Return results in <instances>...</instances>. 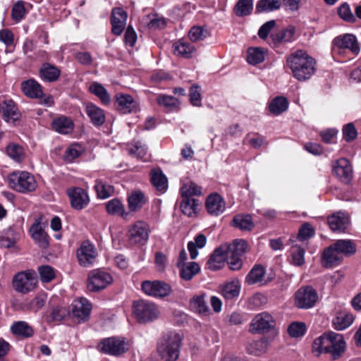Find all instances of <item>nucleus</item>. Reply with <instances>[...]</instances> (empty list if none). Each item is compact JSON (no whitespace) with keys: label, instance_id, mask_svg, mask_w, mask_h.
Listing matches in <instances>:
<instances>
[{"label":"nucleus","instance_id":"obj_1","mask_svg":"<svg viewBox=\"0 0 361 361\" xmlns=\"http://www.w3.org/2000/svg\"><path fill=\"white\" fill-rule=\"evenodd\" d=\"M286 63L293 77L299 81L310 79L315 72V60L303 50H298L290 54Z\"/></svg>","mask_w":361,"mask_h":361},{"label":"nucleus","instance_id":"obj_2","mask_svg":"<svg viewBox=\"0 0 361 361\" xmlns=\"http://www.w3.org/2000/svg\"><path fill=\"white\" fill-rule=\"evenodd\" d=\"M181 338L176 332L164 334L157 343V350L163 361H176L180 355Z\"/></svg>","mask_w":361,"mask_h":361},{"label":"nucleus","instance_id":"obj_3","mask_svg":"<svg viewBox=\"0 0 361 361\" xmlns=\"http://www.w3.org/2000/svg\"><path fill=\"white\" fill-rule=\"evenodd\" d=\"M7 180L12 189L22 193L33 192L37 187L34 176L27 171H14L8 176Z\"/></svg>","mask_w":361,"mask_h":361},{"label":"nucleus","instance_id":"obj_4","mask_svg":"<svg viewBox=\"0 0 361 361\" xmlns=\"http://www.w3.org/2000/svg\"><path fill=\"white\" fill-rule=\"evenodd\" d=\"M227 256V263L231 270L241 269L243 262L241 257L248 250L247 242L243 239H236L231 244L222 245Z\"/></svg>","mask_w":361,"mask_h":361},{"label":"nucleus","instance_id":"obj_5","mask_svg":"<svg viewBox=\"0 0 361 361\" xmlns=\"http://www.w3.org/2000/svg\"><path fill=\"white\" fill-rule=\"evenodd\" d=\"M133 314L140 323H147L157 319L160 311L154 302L140 300L133 302Z\"/></svg>","mask_w":361,"mask_h":361},{"label":"nucleus","instance_id":"obj_6","mask_svg":"<svg viewBox=\"0 0 361 361\" xmlns=\"http://www.w3.org/2000/svg\"><path fill=\"white\" fill-rule=\"evenodd\" d=\"M12 283L16 291L23 294L28 293L37 287L36 274L32 270L20 271L14 275Z\"/></svg>","mask_w":361,"mask_h":361},{"label":"nucleus","instance_id":"obj_7","mask_svg":"<svg viewBox=\"0 0 361 361\" xmlns=\"http://www.w3.org/2000/svg\"><path fill=\"white\" fill-rule=\"evenodd\" d=\"M113 281L111 275L101 269H94L88 274L87 288L92 292H97L106 288Z\"/></svg>","mask_w":361,"mask_h":361},{"label":"nucleus","instance_id":"obj_8","mask_svg":"<svg viewBox=\"0 0 361 361\" xmlns=\"http://www.w3.org/2000/svg\"><path fill=\"white\" fill-rule=\"evenodd\" d=\"M318 298L317 292L313 287L303 286L295 293V305L298 308L307 310L315 305Z\"/></svg>","mask_w":361,"mask_h":361},{"label":"nucleus","instance_id":"obj_9","mask_svg":"<svg viewBox=\"0 0 361 361\" xmlns=\"http://www.w3.org/2000/svg\"><path fill=\"white\" fill-rule=\"evenodd\" d=\"M98 348L106 354L118 356L128 350V345L123 338L111 337L103 339L98 345Z\"/></svg>","mask_w":361,"mask_h":361},{"label":"nucleus","instance_id":"obj_10","mask_svg":"<svg viewBox=\"0 0 361 361\" xmlns=\"http://www.w3.org/2000/svg\"><path fill=\"white\" fill-rule=\"evenodd\" d=\"M275 325L276 322L273 316L267 312H263L256 314L252 319L250 331L254 334L267 333L273 329Z\"/></svg>","mask_w":361,"mask_h":361},{"label":"nucleus","instance_id":"obj_11","mask_svg":"<svg viewBox=\"0 0 361 361\" xmlns=\"http://www.w3.org/2000/svg\"><path fill=\"white\" fill-rule=\"evenodd\" d=\"M150 229L144 221H137L128 230V240L130 244L145 245L149 239Z\"/></svg>","mask_w":361,"mask_h":361},{"label":"nucleus","instance_id":"obj_12","mask_svg":"<svg viewBox=\"0 0 361 361\" xmlns=\"http://www.w3.org/2000/svg\"><path fill=\"white\" fill-rule=\"evenodd\" d=\"M141 288L146 295L154 298H164L171 292V286L161 281H145Z\"/></svg>","mask_w":361,"mask_h":361},{"label":"nucleus","instance_id":"obj_13","mask_svg":"<svg viewBox=\"0 0 361 361\" xmlns=\"http://www.w3.org/2000/svg\"><path fill=\"white\" fill-rule=\"evenodd\" d=\"M97 257V251L89 241L82 243L77 250V258L80 266L87 267L92 265Z\"/></svg>","mask_w":361,"mask_h":361},{"label":"nucleus","instance_id":"obj_14","mask_svg":"<svg viewBox=\"0 0 361 361\" xmlns=\"http://www.w3.org/2000/svg\"><path fill=\"white\" fill-rule=\"evenodd\" d=\"M334 48L339 51L348 49L357 55L360 52V47L356 37L352 34H344L335 37L333 40Z\"/></svg>","mask_w":361,"mask_h":361},{"label":"nucleus","instance_id":"obj_15","mask_svg":"<svg viewBox=\"0 0 361 361\" xmlns=\"http://www.w3.org/2000/svg\"><path fill=\"white\" fill-rule=\"evenodd\" d=\"M329 343L325 353L330 354L334 360L339 358L345 348V342L343 336L334 332H329Z\"/></svg>","mask_w":361,"mask_h":361},{"label":"nucleus","instance_id":"obj_16","mask_svg":"<svg viewBox=\"0 0 361 361\" xmlns=\"http://www.w3.org/2000/svg\"><path fill=\"white\" fill-rule=\"evenodd\" d=\"M91 310L92 305L86 298L75 300L71 305L73 317L78 319V322L87 320Z\"/></svg>","mask_w":361,"mask_h":361},{"label":"nucleus","instance_id":"obj_17","mask_svg":"<svg viewBox=\"0 0 361 361\" xmlns=\"http://www.w3.org/2000/svg\"><path fill=\"white\" fill-rule=\"evenodd\" d=\"M72 207L80 210L89 203L87 192L80 188H72L67 190Z\"/></svg>","mask_w":361,"mask_h":361},{"label":"nucleus","instance_id":"obj_18","mask_svg":"<svg viewBox=\"0 0 361 361\" xmlns=\"http://www.w3.org/2000/svg\"><path fill=\"white\" fill-rule=\"evenodd\" d=\"M333 173L344 183H348L352 178L353 169L348 160L341 158L332 164Z\"/></svg>","mask_w":361,"mask_h":361},{"label":"nucleus","instance_id":"obj_19","mask_svg":"<svg viewBox=\"0 0 361 361\" xmlns=\"http://www.w3.org/2000/svg\"><path fill=\"white\" fill-rule=\"evenodd\" d=\"M127 13L121 8H115L111 11V32L114 35L119 36L122 34L127 20Z\"/></svg>","mask_w":361,"mask_h":361},{"label":"nucleus","instance_id":"obj_20","mask_svg":"<svg viewBox=\"0 0 361 361\" xmlns=\"http://www.w3.org/2000/svg\"><path fill=\"white\" fill-rule=\"evenodd\" d=\"M327 221L331 230L338 233H345L350 224L348 216L343 212L329 216Z\"/></svg>","mask_w":361,"mask_h":361},{"label":"nucleus","instance_id":"obj_21","mask_svg":"<svg viewBox=\"0 0 361 361\" xmlns=\"http://www.w3.org/2000/svg\"><path fill=\"white\" fill-rule=\"evenodd\" d=\"M0 113L6 122H14L20 118V113L12 99H6L0 102Z\"/></svg>","mask_w":361,"mask_h":361},{"label":"nucleus","instance_id":"obj_22","mask_svg":"<svg viewBox=\"0 0 361 361\" xmlns=\"http://www.w3.org/2000/svg\"><path fill=\"white\" fill-rule=\"evenodd\" d=\"M205 206L208 213L214 216L222 214L226 208L224 199L216 193L211 194L207 197Z\"/></svg>","mask_w":361,"mask_h":361},{"label":"nucleus","instance_id":"obj_23","mask_svg":"<svg viewBox=\"0 0 361 361\" xmlns=\"http://www.w3.org/2000/svg\"><path fill=\"white\" fill-rule=\"evenodd\" d=\"M23 94L32 99H42L44 96L42 87L34 79H29L21 83Z\"/></svg>","mask_w":361,"mask_h":361},{"label":"nucleus","instance_id":"obj_24","mask_svg":"<svg viewBox=\"0 0 361 361\" xmlns=\"http://www.w3.org/2000/svg\"><path fill=\"white\" fill-rule=\"evenodd\" d=\"M115 105L116 109L123 114H128L137 109V102L129 94H117Z\"/></svg>","mask_w":361,"mask_h":361},{"label":"nucleus","instance_id":"obj_25","mask_svg":"<svg viewBox=\"0 0 361 361\" xmlns=\"http://www.w3.org/2000/svg\"><path fill=\"white\" fill-rule=\"evenodd\" d=\"M225 261L227 262V256L224 247L221 245L214 250L209 259L207 262L208 268L213 271L220 269L224 266Z\"/></svg>","mask_w":361,"mask_h":361},{"label":"nucleus","instance_id":"obj_26","mask_svg":"<svg viewBox=\"0 0 361 361\" xmlns=\"http://www.w3.org/2000/svg\"><path fill=\"white\" fill-rule=\"evenodd\" d=\"M39 74L42 80L52 82L59 79L61 75V71L54 65L44 63L39 71Z\"/></svg>","mask_w":361,"mask_h":361},{"label":"nucleus","instance_id":"obj_27","mask_svg":"<svg viewBox=\"0 0 361 361\" xmlns=\"http://www.w3.org/2000/svg\"><path fill=\"white\" fill-rule=\"evenodd\" d=\"M85 113L94 126H101L106 121V115L104 110L93 104H89L86 106Z\"/></svg>","mask_w":361,"mask_h":361},{"label":"nucleus","instance_id":"obj_28","mask_svg":"<svg viewBox=\"0 0 361 361\" xmlns=\"http://www.w3.org/2000/svg\"><path fill=\"white\" fill-rule=\"evenodd\" d=\"M294 34L295 28L293 27H288L277 32L271 33V41H269L268 42L270 45L276 47L281 43L290 42Z\"/></svg>","mask_w":361,"mask_h":361},{"label":"nucleus","instance_id":"obj_29","mask_svg":"<svg viewBox=\"0 0 361 361\" xmlns=\"http://www.w3.org/2000/svg\"><path fill=\"white\" fill-rule=\"evenodd\" d=\"M333 247L334 246L332 244L323 252L322 259L324 266L326 267H332L338 265L343 259L338 251Z\"/></svg>","mask_w":361,"mask_h":361},{"label":"nucleus","instance_id":"obj_30","mask_svg":"<svg viewBox=\"0 0 361 361\" xmlns=\"http://www.w3.org/2000/svg\"><path fill=\"white\" fill-rule=\"evenodd\" d=\"M53 129L61 134H68L74 127L73 121L64 116H59L51 123Z\"/></svg>","mask_w":361,"mask_h":361},{"label":"nucleus","instance_id":"obj_31","mask_svg":"<svg viewBox=\"0 0 361 361\" xmlns=\"http://www.w3.org/2000/svg\"><path fill=\"white\" fill-rule=\"evenodd\" d=\"M152 184L160 192H164L168 187V180L166 176L159 169H152L150 173Z\"/></svg>","mask_w":361,"mask_h":361},{"label":"nucleus","instance_id":"obj_32","mask_svg":"<svg viewBox=\"0 0 361 361\" xmlns=\"http://www.w3.org/2000/svg\"><path fill=\"white\" fill-rule=\"evenodd\" d=\"M11 331L15 336L23 338H30L34 334L32 327L24 321L13 322L11 326Z\"/></svg>","mask_w":361,"mask_h":361},{"label":"nucleus","instance_id":"obj_33","mask_svg":"<svg viewBox=\"0 0 361 361\" xmlns=\"http://www.w3.org/2000/svg\"><path fill=\"white\" fill-rule=\"evenodd\" d=\"M179 269L180 277L186 281H189L200 271V265L195 262H188L185 264H181Z\"/></svg>","mask_w":361,"mask_h":361},{"label":"nucleus","instance_id":"obj_34","mask_svg":"<svg viewBox=\"0 0 361 361\" xmlns=\"http://www.w3.org/2000/svg\"><path fill=\"white\" fill-rule=\"evenodd\" d=\"M240 288L239 281L233 280L222 286L221 295L226 300H232L238 297Z\"/></svg>","mask_w":361,"mask_h":361},{"label":"nucleus","instance_id":"obj_35","mask_svg":"<svg viewBox=\"0 0 361 361\" xmlns=\"http://www.w3.org/2000/svg\"><path fill=\"white\" fill-rule=\"evenodd\" d=\"M232 225L243 231H251L255 227L252 218L249 214H238L234 216Z\"/></svg>","mask_w":361,"mask_h":361},{"label":"nucleus","instance_id":"obj_36","mask_svg":"<svg viewBox=\"0 0 361 361\" xmlns=\"http://www.w3.org/2000/svg\"><path fill=\"white\" fill-rule=\"evenodd\" d=\"M30 232L32 239L40 247L45 249L49 246L48 235L43 231L39 224H33Z\"/></svg>","mask_w":361,"mask_h":361},{"label":"nucleus","instance_id":"obj_37","mask_svg":"<svg viewBox=\"0 0 361 361\" xmlns=\"http://www.w3.org/2000/svg\"><path fill=\"white\" fill-rule=\"evenodd\" d=\"M333 245L341 255L349 256L356 252V245L351 240H338Z\"/></svg>","mask_w":361,"mask_h":361},{"label":"nucleus","instance_id":"obj_38","mask_svg":"<svg viewBox=\"0 0 361 361\" xmlns=\"http://www.w3.org/2000/svg\"><path fill=\"white\" fill-rule=\"evenodd\" d=\"M288 99L284 97L278 96L273 99L269 103V110L272 114L278 116L286 111L288 109Z\"/></svg>","mask_w":361,"mask_h":361},{"label":"nucleus","instance_id":"obj_39","mask_svg":"<svg viewBox=\"0 0 361 361\" xmlns=\"http://www.w3.org/2000/svg\"><path fill=\"white\" fill-rule=\"evenodd\" d=\"M354 320L352 314L341 312L333 319V325L338 331H342L351 325Z\"/></svg>","mask_w":361,"mask_h":361},{"label":"nucleus","instance_id":"obj_40","mask_svg":"<svg viewBox=\"0 0 361 361\" xmlns=\"http://www.w3.org/2000/svg\"><path fill=\"white\" fill-rule=\"evenodd\" d=\"M173 47L175 54L185 59L190 58L195 51V47L184 40H179L173 44Z\"/></svg>","mask_w":361,"mask_h":361},{"label":"nucleus","instance_id":"obj_41","mask_svg":"<svg viewBox=\"0 0 361 361\" xmlns=\"http://www.w3.org/2000/svg\"><path fill=\"white\" fill-rule=\"evenodd\" d=\"M265 274V269L261 265H255L250 271L245 278V282L248 285H253L261 283L263 281Z\"/></svg>","mask_w":361,"mask_h":361},{"label":"nucleus","instance_id":"obj_42","mask_svg":"<svg viewBox=\"0 0 361 361\" xmlns=\"http://www.w3.org/2000/svg\"><path fill=\"white\" fill-rule=\"evenodd\" d=\"M182 197L193 198V196L202 195V188L195 183L188 181L184 183L180 189Z\"/></svg>","mask_w":361,"mask_h":361},{"label":"nucleus","instance_id":"obj_43","mask_svg":"<svg viewBox=\"0 0 361 361\" xmlns=\"http://www.w3.org/2000/svg\"><path fill=\"white\" fill-rule=\"evenodd\" d=\"M8 156L16 162H22L25 158V152L22 146L16 143H10L6 147Z\"/></svg>","mask_w":361,"mask_h":361},{"label":"nucleus","instance_id":"obj_44","mask_svg":"<svg viewBox=\"0 0 361 361\" xmlns=\"http://www.w3.org/2000/svg\"><path fill=\"white\" fill-rule=\"evenodd\" d=\"M267 340L262 338L250 342L246 348L248 353L259 356L267 351Z\"/></svg>","mask_w":361,"mask_h":361},{"label":"nucleus","instance_id":"obj_45","mask_svg":"<svg viewBox=\"0 0 361 361\" xmlns=\"http://www.w3.org/2000/svg\"><path fill=\"white\" fill-rule=\"evenodd\" d=\"M128 208L131 212L140 209L146 202L144 194L140 191L133 192L128 198Z\"/></svg>","mask_w":361,"mask_h":361},{"label":"nucleus","instance_id":"obj_46","mask_svg":"<svg viewBox=\"0 0 361 361\" xmlns=\"http://www.w3.org/2000/svg\"><path fill=\"white\" fill-rule=\"evenodd\" d=\"M207 243V238L204 234H198L195 238V242L190 241L188 243V249L190 252V258L194 259L198 255L197 248H202Z\"/></svg>","mask_w":361,"mask_h":361},{"label":"nucleus","instance_id":"obj_47","mask_svg":"<svg viewBox=\"0 0 361 361\" xmlns=\"http://www.w3.org/2000/svg\"><path fill=\"white\" fill-rule=\"evenodd\" d=\"M128 151L132 156L143 160L147 159L145 157L147 154V149L145 145L139 140L134 141L133 143L130 145L128 147Z\"/></svg>","mask_w":361,"mask_h":361},{"label":"nucleus","instance_id":"obj_48","mask_svg":"<svg viewBox=\"0 0 361 361\" xmlns=\"http://www.w3.org/2000/svg\"><path fill=\"white\" fill-rule=\"evenodd\" d=\"M180 209L183 213L188 216H192L197 213L199 202L195 198L182 197Z\"/></svg>","mask_w":361,"mask_h":361},{"label":"nucleus","instance_id":"obj_49","mask_svg":"<svg viewBox=\"0 0 361 361\" xmlns=\"http://www.w3.org/2000/svg\"><path fill=\"white\" fill-rule=\"evenodd\" d=\"M265 50L259 47H251L247 50V61L250 64L256 65L264 60Z\"/></svg>","mask_w":361,"mask_h":361},{"label":"nucleus","instance_id":"obj_50","mask_svg":"<svg viewBox=\"0 0 361 361\" xmlns=\"http://www.w3.org/2000/svg\"><path fill=\"white\" fill-rule=\"evenodd\" d=\"M106 209L109 214L113 215H119L122 217H126L127 213L125 212L124 205L122 202L116 198H114L106 204Z\"/></svg>","mask_w":361,"mask_h":361},{"label":"nucleus","instance_id":"obj_51","mask_svg":"<svg viewBox=\"0 0 361 361\" xmlns=\"http://www.w3.org/2000/svg\"><path fill=\"white\" fill-rule=\"evenodd\" d=\"M204 296L205 294L195 295L190 300L192 308L201 314H206L209 312V308L207 305Z\"/></svg>","mask_w":361,"mask_h":361},{"label":"nucleus","instance_id":"obj_52","mask_svg":"<svg viewBox=\"0 0 361 361\" xmlns=\"http://www.w3.org/2000/svg\"><path fill=\"white\" fill-rule=\"evenodd\" d=\"M90 91L98 97L103 104H108L110 102V95L102 85L94 82L90 86Z\"/></svg>","mask_w":361,"mask_h":361},{"label":"nucleus","instance_id":"obj_53","mask_svg":"<svg viewBox=\"0 0 361 361\" xmlns=\"http://www.w3.org/2000/svg\"><path fill=\"white\" fill-rule=\"evenodd\" d=\"M280 7V0H259L256 6V11L258 13L269 12L278 10Z\"/></svg>","mask_w":361,"mask_h":361},{"label":"nucleus","instance_id":"obj_54","mask_svg":"<svg viewBox=\"0 0 361 361\" xmlns=\"http://www.w3.org/2000/svg\"><path fill=\"white\" fill-rule=\"evenodd\" d=\"M252 9V0H238L234 7L235 13L238 16H245L250 15Z\"/></svg>","mask_w":361,"mask_h":361},{"label":"nucleus","instance_id":"obj_55","mask_svg":"<svg viewBox=\"0 0 361 361\" xmlns=\"http://www.w3.org/2000/svg\"><path fill=\"white\" fill-rule=\"evenodd\" d=\"M68 314L67 310L61 306H56L51 309L49 315L46 316V321L49 323L62 321Z\"/></svg>","mask_w":361,"mask_h":361},{"label":"nucleus","instance_id":"obj_56","mask_svg":"<svg viewBox=\"0 0 361 361\" xmlns=\"http://www.w3.org/2000/svg\"><path fill=\"white\" fill-rule=\"evenodd\" d=\"M209 35V32L208 30L202 26H193L188 34L190 39L193 42L203 40Z\"/></svg>","mask_w":361,"mask_h":361},{"label":"nucleus","instance_id":"obj_57","mask_svg":"<svg viewBox=\"0 0 361 361\" xmlns=\"http://www.w3.org/2000/svg\"><path fill=\"white\" fill-rule=\"evenodd\" d=\"M94 188L97 195L102 199H105L111 196L114 192V188L111 185L106 184L101 180H97Z\"/></svg>","mask_w":361,"mask_h":361},{"label":"nucleus","instance_id":"obj_58","mask_svg":"<svg viewBox=\"0 0 361 361\" xmlns=\"http://www.w3.org/2000/svg\"><path fill=\"white\" fill-rule=\"evenodd\" d=\"M329 343V333L324 334L314 339L312 345L313 351L317 352L318 355L322 353H325Z\"/></svg>","mask_w":361,"mask_h":361},{"label":"nucleus","instance_id":"obj_59","mask_svg":"<svg viewBox=\"0 0 361 361\" xmlns=\"http://www.w3.org/2000/svg\"><path fill=\"white\" fill-rule=\"evenodd\" d=\"M290 255L292 263L296 266H301L305 262V250L298 245H294L291 247Z\"/></svg>","mask_w":361,"mask_h":361},{"label":"nucleus","instance_id":"obj_60","mask_svg":"<svg viewBox=\"0 0 361 361\" xmlns=\"http://www.w3.org/2000/svg\"><path fill=\"white\" fill-rule=\"evenodd\" d=\"M338 13L341 18L348 23H354L356 20L355 16L352 13L350 6L347 3L342 4L338 8Z\"/></svg>","mask_w":361,"mask_h":361},{"label":"nucleus","instance_id":"obj_61","mask_svg":"<svg viewBox=\"0 0 361 361\" xmlns=\"http://www.w3.org/2000/svg\"><path fill=\"white\" fill-rule=\"evenodd\" d=\"M156 102L159 106L168 109L176 107L178 104V100L176 97L165 94L159 95L156 98Z\"/></svg>","mask_w":361,"mask_h":361},{"label":"nucleus","instance_id":"obj_62","mask_svg":"<svg viewBox=\"0 0 361 361\" xmlns=\"http://www.w3.org/2000/svg\"><path fill=\"white\" fill-rule=\"evenodd\" d=\"M288 331L291 337H300L305 334L306 326L303 322H293L289 325Z\"/></svg>","mask_w":361,"mask_h":361},{"label":"nucleus","instance_id":"obj_63","mask_svg":"<svg viewBox=\"0 0 361 361\" xmlns=\"http://www.w3.org/2000/svg\"><path fill=\"white\" fill-rule=\"evenodd\" d=\"M266 302V298L261 293H255L247 300V307L249 310H255Z\"/></svg>","mask_w":361,"mask_h":361},{"label":"nucleus","instance_id":"obj_64","mask_svg":"<svg viewBox=\"0 0 361 361\" xmlns=\"http://www.w3.org/2000/svg\"><path fill=\"white\" fill-rule=\"evenodd\" d=\"M26 13L25 7V2L23 1H18L13 6L11 16L13 20L18 22L23 19Z\"/></svg>","mask_w":361,"mask_h":361}]
</instances>
